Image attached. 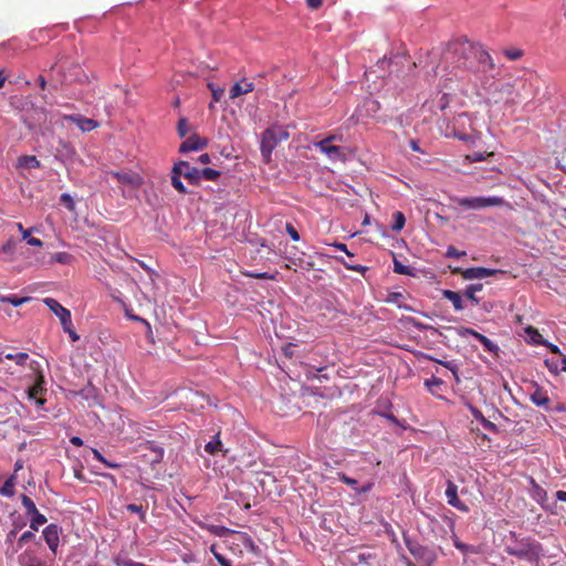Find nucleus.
I'll use <instances>...</instances> for the list:
<instances>
[{
	"label": "nucleus",
	"mask_w": 566,
	"mask_h": 566,
	"mask_svg": "<svg viewBox=\"0 0 566 566\" xmlns=\"http://www.w3.org/2000/svg\"><path fill=\"white\" fill-rule=\"evenodd\" d=\"M446 496L449 505L462 512L469 511V507L458 497V485L451 480L447 481Z\"/></svg>",
	"instance_id": "obj_11"
},
{
	"label": "nucleus",
	"mask_w": 566,
	"mask_h": 566,
	"mask_svg": "<svg viewBox=\"0 0 566 566\" xmlns=\"http://www.w3.org/2000/svg\"><path fill=\"white\" fill-rule=\"evenodd\" d=\"M546 346L549 348V350H551L552 353H554V354H558V355H562L560 349H559V347H558V346H556V345H554V344H552V343H548Z\"/></svg>",
	"instance_id": "obj_62"
},
{
	"label": "nucleus",
	"mask_w": 566,
	"mask_h": 566,
	"mask_svg": "<svg viewBox=\"0 0 566 566\" xmlns=\"http://www.w3.org/2000/svg\"><path fill=\"white\" fill-rule=\"evenodd\" d=\"M556 499L562 502H566V491H557L556 492Z\"/></svg>",
	"instance_id": "obj_63"
},
{
	"label": "nucleus",
	"mask_w": 566,
	"mask_h": 566,
	"mask_svg": "<svg viewBox=\"0 0 566 566\" xmlns=\"http://www.w3.org/2000/svg\"><path fill=\"white\" fill-rule=\"evenodd\" d=\"M43 303L59 317L61 325H70L72 321L71 312L62 306L56 300L46 297Z\"/></svg>",
	"instance_id": "obj_10"
},
{
	"label": "nucleus",
	"mask_w": 566,
	"mask_h": 566,
	"mask_svg": "<svg viewBox=\"0 0 566 566\" xmlns=\"http://www.w3.org/2000/svg\"><path fill=\"white\" fill-rule=\"evenodd\" d=\"M45 380L43 375L38 374L35 382L28 389V396L30 399L35 400L38 405H43L45 402L41 396L45 392Z\"/></svg>",
	"instance_id": "obj_13"
},
{
	"label": "nucleus",
	"mask_w": 566,
	"mask_h": 566,
	"mask_svg": "<svg viewBox=\"0 0 566 566\" xmlns=\"http://www.w3.org/2000/svg\"><path fill=\"white\" fill-rule=\"evenodd\" d=\"M470 411H471L472 416L474 417V419H476L478 421L481 422V424L483 426L484 429L490 430V431L497 430L495 423L488 420L478 408L470 407Z\"/></svg>",
	"instance_id": "obj_20"
},
{
	"label": "nucleus",
	"mask_w": 566,
	"mask_h": 566,
	"mask_svg": "<svg viewBox=\"0 0 566 566\" xmlns=\"http://www.w3.org/2000/svg\"><path fill=\"white\" fill-rule=\"evenodd\" d=\"M18 229L19 231L21 232L22 234V239L23 240H28L33 231V228L31 229H24L23 226L21 223H18Z\"/></svg>",
	"instance_id": "obj_52"
},
{
	"label": "nucleus",
	"mask_w": 566,
	"mask_h": 566,
	"mask_svg": "<svg viewBox=\"0 0 566 566\" xmlns=\"http://www.w3.org/2000/svg\"><path fill=\"white\" fill-rule=\"evenodd\" d=\"M221 441H220V433H217L213 439L211 441H209L206 446H205V450L206 452H208L209 454H216L218 451L221 450Z\"/></svg>",
	"instance_id": "obj_25"
},
{
	"label": "nucleus",
	"mask_w": 566,
	"mask_h": 566,
	"mask_svg": "<svg viewBox=\"0 0 566 566\" xmlns=\"http://www.w3.org/2000/svg\"><path fill=\"white\" fill-rule=\"evenodd\" d=\"M224 544L235 555H242L243 551L251 552L254 555L260 553L259 546L255 545L251 536L243 532L233 531L224 541Z\"/></svg>",
	"instance_id": "obj_4"
},
{
	"label": "nucleus",
	"mask_w": 566,
	"mask_h": 566,
	"mask_svg": "<svg viewBox=\"0 0 566 566\" xmlns=\"http://www.w3.org/2000/svg\"><path fill=\"white\" fill-rule=\"evenodd\" d=\"M454 546L463 553L470 552V546L460 542L457 537L454 538Z\"/></svg>",
	"instance_id": "obj_53"
},
{
	"label": "nucleus",
	"mask_w": 566,
	"mask_h": 566,
	"mask_svg": "<svg viewBox=\"0 0 566 566\" xmlns=\"http://www.w3.org/2000/svg\"><path fill=\"white\" fill-rule=\"evenodd\" d=\"M254 90V84L252 82H248L247 80H241L235 82L230 90V98L234 99L240 95L250 93Z\"/></svg>",
	"instance_id": "obj_17"
},
{
	"label": "nucleus",
	"mask_w": 566,
	"mask_h": 566,
	"mask_svg": "<svg viewBox=\"0 0 566 566\" xmlns=\"http://www.w3.org/2000/svg\"><path fill=\"white\" fill-rule=\"evenodd\" d=\"M126 510L130 513H137L139 514V518L143 523L146 522V512L144 510V507L142 505H137V504H128L126 506Z\"/></svg>",
	"instance_id": "obj_35"
},
{
	"label": "nucleus",
	"mask_w": 566,
	"mask_h": 566,
	"mask_svg": "<svg viewBox=\"0 0 566 566\" xmlns=\"http://www.w3.org/2000/svg\"><path fill=\"white\" fill-rule=\"evenodd\" d=\"M208 86L212 94V101L216 103L219 102L223 95V88L216 86L213 83H209Z\"/></svg>",
	"instance_id": "obj_42"
},
{
	"label": "nucleus",
	"mask_w": 566,
	"mask_h": 566,
	"mask_svg": "<svg viewBox=\"0 0 566 566\" xmlns=\"http://www.w3.org/2000/svg\"><path fill=\"white\" fill-rule=\"evenodd\" d=\"M106 175L115 178L122 186L134 190L144 185V178L136 171H107Z\"/></svg>",
	"instance_id": "obj_6"
},
{
	"label": "nucleus",
	"mask_w": 566,
	"mask_h": 566,
	"mask_svg": "<svg viewBox=\"0 0 566 566\" xmlns=\"http://www.w3.org/2000/svg\"><path fill=\"white\" fill-rule=\"evenodd\" d=\"M198 161L202 165L210 163V156L208 154H202L199 156Z\"/></svg>",
	"instance_id": "obj_60"
},
{
	"label": "nucleus",
	"mask_w": 566,
	"mask_h": 566,
	"mask_svg": "<svg viewBox=\"0 0 566 566\" xmlns=\"http://www.w3.org/2000/svg\"><path fill=\"white\" fill-rule=\"evenodd\" d=\"M70 259V254L65 252H59L53 256V260L59 263H66Z\"/></svg>",
	"instance_id": "obj_51"
},
{
	"label": "nucleus",
	"mask_w": 566,
	"mask_h": 566,
	"mask_svg": "<svg viewBox=\"0 0 566 566\" xmlns=\"http://www.w3.org/2000/svg\"><path fill=\"white\" fill-rule=\"evenodd\" d=\"M61 527L57 524H49L42 532V536L53 555L57 554L60 545Z\"/></svg>",
	"instance_id": "obj_8"
},
{
	"label": "nucleus",
	"mask_w": 566,
	"mask_h": 566,
	"mask_svg": "<svg viewBox=\"0 0 566 566\" xmlns=\"http://www.w3.org/2000/svg\"><path fill=\"white\" fill-rule=\"evenodd\" d=\"M458 206L468 210H479L488 207H501L507 205L502 197H471V198H452Z\"/></svg>",
	"instance_id": "obj_5"
},
{
	"label": "nucleus",
	"mask_w": 566,
	"mask_h": 566,
	"mask_svg": "<svg viewBox=\"0 0 566 566\" xmlns=\"http://www.w3.org/2000/svg\"><path fill=\"white\" fill-rule=\"evenodd\" d=\"M458 335L460 337H467L468 335H471L473 336L475 339H478L480 343L482 342V339L485 338L484 335H482L481 333L474 331L473 328H470V327H459L458 329Z\"/></svg>",
	"instance_id": "obj_27"
},
{
	"label": "nucleus",
	"mask_w": 566,
	"mask_h": 566,
	"mask_svg": "<svg viewBox=\"0 0 566 566\" xmlns=\"http://www.w3.org/2000/svg\"><path fill=\"white\" fill-rule=\"evenodd\" d=\"M199 181L201 179L216 180L220 176V171L212 168L198 169Z\"/></svg>",
	"instance_id": "obj_26"
},
{
	"label": "nucleus",
	"mask_w": 566,
	"mask_h": 566,
	"mask_svg": "<svg viewBox=\"0 0 566 566\" xmlns=\"http://www.w3.org/2000/svg\"><path fill=\"white\" fill-rule=\"evenodd\" d=\"M306 4L311 9H318L323 4V0H306Z\"/></svg>",
	"instance_id": "obj_55"
},
{
	"label": "nucleus",
	"mask_w": 566,
	"mask_h": 566,
	"mask_svg": "<svg viewBox=\"0 0 566 566\" xmlns=\"http://www.w3.org/2000/svg\"><path fill=\"white\" fill-rule=\"evenodd\" d=\"M21 502L25 510L27 515H32L38 512L34 502L25 494L21 495Z\"/></svg>",
	"instance_id": "obj_30"
},
{
	"label": "nucleus",
	"mask_w": 566,
	"mask_h": 566,
	"mask_svg": "<svg viewBox=\"0 0 566 566\" xmlns=\"http://www.w3.org/2000/svg\"><path fill=\"white\" fill-rule=\"evenodd\" d=\"M93 454H94V458H95L97 461H99V462H102V463H106V459L102 455V453H101L98 450L93 449Z\"/></svg>",
	"instance_id": "obj_59"
},
{
	"label": "nucleus",
	"mask_w": 566,
	"mask_h": 566,
	"mask_svg": "<svg viewBox=\"0 0 566 566\" xmlns=\"http://www.w3.org/2000/svg\"><path fill=\"white\" fill-rule=\"evenodd\" d=\"M71 443L75 447H82L83 446V440L77 437V436H74L70 439Z\"/></svg>",
	"instance_id": "obj_58"
},
{
	"label": "nucleus",
	"mask_w": 566,
	"mask_h": 566,
	"mask_svg": "<svg viewBox=\"0 0 566 566\" xmlns=\"http://www.w3.org/2000/svg\"><path fill=\"white\" fill-rule=\"evenodd\" d=\"M408 549L410 554L420 563L426 565H431L436 560L434 553L428 547L421 546L419 544H409L407 543Z\"/></svg>",
	"instance_id": "obj_9"
},
{
	"label": "nucleus",
	"mask_w": 566,
	"mask_h": 566,
	"mask_svg": "<svg viewBox=\"0 0 566 566\" xmlns=\"http://www.w3.org/2000/svg\"><path fill=\"white\" fill-rule=\"evenodd\" d=\"M443 296L452 303L455 311H462L464 308L460 293L451 290H444Z\"/></svg>",
	"instance_id": "obj_19"
},
{
	"label": "nucleus",
	"mask_w": 566,
	"mask_h": 566,
	"mask_svg": "<svg viewBox=\"0 0 566 566\" xmlns=\"http://www.w3.org/2000/svg\"><path fill=\"white\" fill-rule=\"evenodd\" d=\"M531 401L536 405L537 407H546L549 402V398L547 394L541 389L537 388L532 395H531Z\"/></svg>",
	"instance_id": "obj_22"
},
{
	"label": "nucleus",
	"mask_w": 566,
	"mask_h": 566,
	"mask_svg": "<svg viewBox=\"0 0 566 566\" xmlns=\"http://www.w3.org/2000/svg\"><path fill=\"white\" fill-rule=\"evenodd\" d=\"M545 365L547 366L551 373L558 374L560 371V366L558 365L557 361L546 359Z\"/></svg>",
	"instance_id": "obj_50"
},
{
	"label": "nucleus",
	"mask_w": 566,
	"mask_h": 566,
	"mask_svg": "<svg viewBox=\"0 0 566 566\" xmlns=\"http://www.w3.org/2000/svg\"><path fill=\"white\" fill-rule=\"evenodd\" d=\"M409 146L413 151H421L418 140L411 139Z\"/></svg>",
	"instance_id": "obj_61"
},
{
	"label": "nucleus",
	"mask_w": 566,
	"mask_h": 566,
	"mask_svg": "<svg viewBox=\"0 0 566 566\" xmlns=\"http://www.w3.org/2000/svg\"><path fill=\"white\" fill-rule=\"evenodd\" d=\"M187 167V161L180 160L176 163L171 170V185L180 193H187V189L180 180L181 168Z\"/></svg>",
	"instance_id": "obj_15"
},
{
	"label": "nucleus",
	"mask_w": 566,
	"mask_h": 566,
	"mask_svg": "<svg viewBox=\"0 0 566 566\" xmlns=\"http://www.w3.org/2000/svg\"><path fill=\"white\" fill-rule=\"evenodd\" d=\"M505 552L510 556L517 557L526 562H537L543 555L542 544L531 537L521 539L515 538L513 543L505 546Z\"/></svg>",
	"instance_id": "obj_2"
},
{
	"label": "nucleus",
	"mask_w": 566,
	"mask_h": 566,
	"mask_svg": "<svg viewBox=\"0 0 566 566\" xmlns=\"http://www.w3.org/2000/svg\"><path fill=\"white\" fill-rule=\"evenodd\" d=\"M443 60L455 67L473 72L488 71L494 67L491 55L482 45L467 39H457L448 43Z\"/></svg>",
	"instance_id": "obj_1"
},
{
	"label": "nucleus",
	"mask_w": 566,
	"mask_h": 566,
	"mask_svg": "<svg viewBox=\"0 0 566 566\" xmlns=\"http://www.w3.org/2000/svg\"><path fill=\"white\" fill-rule=\"evenodd\" d=\"M481 344L483 345L484 349L491 354L497 355L499 354V346L492 342L490 338L485 336L484 339H482Z\"/></svg>",
	"instance_id": "obj_37"
},
{
	"label": "nucleus",
	"mask_w": 566,
	"mask_h": 566,
	"mask_svg": "<svg viewBox=\"0 0 566 566\" xmlns=\"http://www.w3.org/2000/svg\"><path fill=\"white\" fill-rule=\"evenodd\" d=\"M343 264L346 269L356 271V272H360V273H364L367 270L366 266L360 265V264L347 263L345 261H343Z\"/></svg>",
	"instance_id": "obj_48"
},
{
	"label": "nucleus",
	"mask_w": 566,
	"mask_h": 566,
	"mask_svg": "<svg viewBox=\"0 0 566 566\" xmlns=\"http://www.w3.org/2000/svg\"><path fill=\"white\" fill-rule=\"evenodd\" d=\"M313 145L333 161L345 160L346 158L345 153L339 146L326 145V142H315Z\"/></svg>",
	"instance_id": "obj_12"
},
{
	"label": "nucleus",
	"mask_w": 566,
	"mask_h": 566,
	"mask_svg": "<svg viewBox=\"0 0 566 566\" xmlns=\"http://www.w3.org/2000/svg\"><path fill=\"white\" fill-rule=\"evenodd\" d=\"M34 533L32 531H27L24 532L18 539V545L20 547H22L23 544L30 542L31 539L34 538Z\"/></svg>",
	"instance_id": "obj_45"
},
{
	"label": "nucleus",
	"mask_w": 566,
	"mask_h": 566,
	"mask_svg": "<svg viewBox=\"0 0 566 566\" xmlns=\"http://www.w3.org/2000/svg\"><path fill=\"white\" fill-rule=\"evenodd\" d=\"M65 119L74 123L82 132H91L98 127V123L96 120L82 115H69L65 116Z\"/></svg>",
	"instance_id": "obj_14"
},
{
	"label": "nucleus",
	"mask_w": 566,
	"mask_h": 566,
	"mask_svg": "<svg viewBox=\"0 0 566 566\" xmlns=\"http://www.w3.org/2000/svg\"><path fill=\"white\" fill-rule=\"evenodd\" d=\"M27 242H28L29 245H33V247H42L43 245V242L40 239H38V238L30 237L27 240Z\"/></svg>",
	"instance_id": "obj_56"
},
{
	"label": "nucleus",
	"mask_w": 566,
	"mask_h": 566,
	"mask_svg": "<svg viewBox=\"0 0 566 566\" xmlns=\"http://www.w3.org/2000/svg\"><path fill=\"white\" fill-rule=\"evenodd\" d=\"M333 247H335L339 251H344L348 256H353L354 254L348 251L347 245L342 242H335L333 243Z\"/></svg>",
	"instance_id": "obj_54"
},
{
	"label": "nucleus",
	"mask_w": 566,
	"mask_h": 566,
	"mask_svg": "<svg viewBox=\"0 0 566 566\" xmlns=\"http://www.w3.org/2000/svg\"><path fill=\"white\" fill-rule=\"evenodd\" d=\"M406 223V218L401 211H396L394 213V224L391 226L392 231H400L403 229Z\"/></svg>",
	"instance_id": "obj_32"
},
{
	"label": "nucleus",
	"mask_w": 566,
	"mask_h": 566,
	"mask_svg": "<svg viewBox=\"0 0 566 566\" xmlns=\"http://www.w3.org/2000/svg\"><path fill=\"white\" fill-rule=\"evenodd\" d=\"M181 176H184L192 185L199 184L198 168L191 167L188 161H187V167L181 168Z\"/></svg>",
	"instance_id": "obj_21"
},
{
	"label": "nucleus",
	"mask_w": 566,
	"mask_h": 566,
	"mask_svg": "<svg viewBox=\"0 0 566 566\" xmlns=\"http://www.w3.org/2000/svg\"><path fill=\"white\" fill-rule=\"evenodd\" d=\"M463 255H465V252L464 251H462V252L458 251L457 248L453 247V245H449L448 249H447V252H446V256L447 258H458L459 259V258H461Z\"/></svg>",
	"instance_id": "obj_46"
},
{
	"label": "nucleus",
	"mask_w": 566,
	"mask_h": 566,
	"mask_svg": "<svg viewBox=\"0 0 566 566\" xmlns=\"http://www.w3.org/2000/svg\"><path fill=\"white\" fill-rule=\"evenodd\" d=\"M31 516V521H30V528L32 531H38L40 525H43L44 523H46V517L41 514L39 511Z\"/></svg>",
	"instance_id": "obj_28"
},
{
	"label": "nucleus",
	"mask_w": 566,
	"mask_h": 566,
	"mask_svg": "<svg viewBox=\"0 0 566 566\" xmlns=\"http://www.w3.org/2000/svg\"><path fill=\"white\" fill-rule=\"evenodd\" d=\"M290 138V133L286 127L281 125H272L266 128L262 134L261 139V154L265 163H270L272 153L283 142Z\"/></svg>",
	"instance_id": "obj_3"
},
{
	"label": "nucleus",
	"mask_w": 566,
	"mask_h": 566,
	"mask_svg": "<svg viewBox=\"0 0 566 566\" xmlns=\"http://www.w3.org/2000/svg\"><path fill=\"white\" fill-rule=\"evenodd\" d=\"M0 492L2 495L11 497L14 494V476H10L1 486Z\"/></svg>",
	"instance_id": "obj_29"
},
{
	"label": "nucleus",
	"mask_w": 566,
	"mask_h": 566,
	"mask_svg": "<svg viewBox=\"0 0 566 566\" xmlns=\"http://www.w3.org/2000/svg\"><path fill=\"white\" fill-rule=\"evenodd\" d=\"M74 476L80 480V481H85V478H84V474H83V470L82 469H78V470H75L74 471Z\"/></svg>",
	"instance_id": "obj_64"
},
{
	"label": "nucleus",
	"mask_w": 566,
	"mask_h": 566,
	"mask_svg": "<svg viewBox=\"0 0 566 566\" xmlns=\"http://www.w3.org/2000/svg\"><path fill=\"white\" fill-rule=\"evenodd\" d=\"M504 55L511 61H516L523 56V51L514 48L506 49L504 51Z\"/></svg>",
	"instance_id": "obj_39"
},
{
	"label": "nucleus",
	"mask_w": 566,
	"mask_h": 566,
	"mask_svg": "<svg viewBox=\"0 0 566 566\" xmlns=\"http://www.w3.org/2000/svg\"><path fill=\"white\" fill-rule=\"evenodd\" d=\"M177 130H178V134L181 138H184L188 132H189V124H188V120L186 118H180L178 120V125H177Z\"/></svg>",
	"instance_id": "obj_40"
},
{
	"label": "nucleus",
	"mask_w": 566,
	"mask_h": 566,
	"mask_svg": "<svg viewBox=\"0 0 566 566\" xmlns=\"http://www.w3.org/2000/svg\"><path fill=\"white\" fill-rule=\"evenodd\" d=\"M60 200L70 211H75V202L69 193H62Z\"/></svg>",
	"instance_id": "obj_41"
},
{
	"label": "nucleus",
	"mask_w": 566,
	"mask_h": 566,
	"mask_svg": "<svg viewBox=\"0 0 566 566\" xmlns=\"http://www.w3.org/2000/svg\"><path fill=\"white\" fill-rule=\"evenodd\" d=\"M285 231L293 241L300 240V234L292 223L287 222L285 224Z\"/></svg>",
	"instance_id": "obj_43"
},
{
	"label": "nucleus",
	"mask_w": 566,
	"mask_h": 566,
	"mask_svg": "<svg viewBox=\"0 0 566 566\" xmlns=\"http://www.w3.org/2000/svg\"><path fill=\"white\" fill-rule=\"evenodd\" d=\"M339 480L349 485L350 488H353L354 490H357L356 485H357V480L353 479V478H349L345 474H339Z\"/></svg>",
	"instance_id": "obj_49"
},
{
	"label": "nucleus",
	"mask_w": 566,
	"mask_h": 566,
	"mask_svg": "<svg viewBox=\"0 0 566 566\" xmlns=\"http://www.w3.org/2000/svg\"><path fill=\"white\" fill-rule=\"evenodd\" d=\"M22 566H48V563L36 556L21 555L19 557Z\"/></svg>",
	"instance_id": "obj_24"
},
{
	"label": "nucleus",
	"mask_w": 566,
	"mask_h": 566,
	"mask_svg": "<svg viewBox=\"0 0 566 566\" xmlns=\"http://www.w3.org/2000/svg\"><path fill=\"white\" fill-rule=\"evenodd\" d=\"M29 300H30L29 297H18L15 295H10V296L1 298L2 302L10 303L13 306H20L23 303L28 302Z\"/></svg>",
	"instance_id": "obj_38"
},
{
	"label": "nucleus",
	"mask_w": 566,
	"mask_h": 566,
	"mask_svg": "<svg viewBox=\"0 0 566 566\" xmlns=\"http://www.w3.org/2000/svg\"><path fill=\"white\" fill-rule=\"evenodd\" d=\"M210 552L213 554L220 566H232L231 560L227 559L222 554H220L217 551L216 545H211Z\"/></svg>",
	"instance_id": "obj_36"
},
{
	"label": "nucleus",
	"mask_w": 566,
	"mask_h": 566,
	"mask_svg": "<svg viewBox=\"0 0 566 566\" xmlns=\"http://www.w3.org/2000/svg\"><path fill=\"white\" fill-rule=\"evenodd\" d=\"M248 277L259 279V280H276L277 272L269 273V272H244L243 273Z\"/></svg>",
	"instance_id": "obj_31"
},
{
	"label": "nucleus",
	"mask_w": 566,
	"mask_h": 566,
	"mask_svg": "<svg viewBox=\"0 0 566 566\" xmlns=\"http://www.w3.org/2000/svg\"><path fill=\"white\" fill-rule=\"evenodd\" d=\"M207 142L200 138L197 134L188 137L179 147L180 153L196 151L202 149Z\"/></svg>",
	"instance_id": "obj_16"
},
{
	"label": "nucleus",
	"mask_w": 566,
	"mask_h": 566,
	"mask_svg": "<svg viewBox=\"0 0 566 566\" xmlns=\"http://www.w3.org/2000/svg\"><path fill=\"white\" fill-rule=\"evenodd\" d=\"M63 327V331L65 333L69 334L70 338L73 340V342H76L78 340L80 336L77 335V333L74 331L73 328V324H72V321H70V325H62Z\"/></svg>",
	"instance_id": "obj_44"
},
{
	"label": "nucleus",
	"mask_w": 566,
	"mask_h": 566,
	"mask_svg": "<svg viewBox=\"0 0 566 566\" xmlns=\"http://www.w3.org/2000/svg\"><path fill=\"white\" fill-rule=\"evenodd\" d=\"M476 293L472 291V289H469L467 286V289L464 290L463 292V295L470 300L472 303L474 304H479L480 303V298L475 295Z\"/></svg>",
	"instance_id": "obj_47"
},
{
	"label": "nucleus",
	"mask_w": 566,
	"mask_h": 566,
	"mask_svg": "<svg viewBox=\"0 0 566 566\" xmlns=\"http://www.w3.org/2000/svg\"><path fill=\"white\" fill-rule=\"evenodd\" d=\"M468 158H470L472 161H481L484 159V156L482 153H473L472 155H469Z\"/></svg>",
	"instance_id": "obj_57"
},
{
	"label": "nucleus",
	"mask_w": 566,
	"mask_h": 566,
	"mask_svg": "<svg viewBox=\"0 0 566 566\" xmlns=\"http://www.w3.org/2000/svg\"><path fill=\"white\" fill-rule=\"evenodd\" d=\"M394 272L397 274L413 275V269H411L410 266L403 265L397 259H394Z\"/></svg>",
	"instance_id": "obj_33"
},
{
	"label": "nucleus",
	"mask_w": 566,
	"mask_h": 566,
	"mask_svg": "<svg viewBox=\"0 0 566 566\" xmlns=\"http://www.w3.org/2000/svg\"><path fill=\"white\" fill-rule=\"evenodd\" d=\"M6 358L9 360H14L17 365L24 366L29 355L27 353L7 354Z\"/></svg>",
	"instance_id": "obj_34"
},
{
	"label": "nucleus",
	"mask_w": 566,
	"mask_h": 566,
	"mask_svg": "<svg viewBox=\"0 0 566 566\" xmlns=\"http://www.w3.org/2000/svg\"><path fill=\"white\" fill-rule=\"evenodd\" d=\"M198 525L200 528L206 530L209 533H211L216 536H219V537H222L226 535L230 536L231 533L233 532L232 530H230L226 526H222V525L208 524V523H203V522H199Z\"/></svg>",
	"instance_id": "obj_18"
},
{
	"label": "nucleus",
	"mask_w": 566,
	"mask_h": 566,
	"mask_svg": "<svg viewBox=\"0 0 566 566\" xmlns=\"http://www.w3.org/2000/svg\"><path fill=\"white\" fill-rule=\"evenodd\" d=\"M18 166L23 169L39 168L40 161L35 156L24 155L18 159Z\"/></svg>",
	"instance_id": "obj_23"
},
{
	"label": "nucleus",
	"mask_w": 566,
	"mask_h": 566,
	"mask_svg": "<svg viewBox=\"0 0 566 566\" xmlns=\"http://www.w3.org/2000/svg\"><path fill=\"white\" fill-rule=\"evenodd\" d=\"M452 273L460 274L464 280H475V279H484L488 276H493L496 274H503L504 271L478 266V268H469V269L454 268V269H452Z\"/></svg>",
	"instance_id": "obj_7"
}]
</instances>
